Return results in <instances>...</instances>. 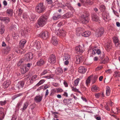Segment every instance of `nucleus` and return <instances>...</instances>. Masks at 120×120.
Instances as JSON below:
<instances>
[{
    "label": "nucleus",
    "instance_id": "7c9ffc66",
    "mask_svg": "<svg viewBox=\"0 0 120 120\" xmlns=\"http://www.w3.org/2000/svg\"><path fill=\"white\" fill-rule=\"evenodd\" d=\"M24 61L23 59L20 60L17 63V66H21H21H22L23 65H25V64H24Z\"/></svg>",
    "mask_w": 120,
    "mask_h": 120
},
{
    "label": "nucleus",
    "instance_id": "79ce46f5",
    "mask_svg": "<svg viewBox=\"0 0 120 120\" xmlns=\"http://www.w3.org/2000/svg\"><path fill=\"white\" fill-rule=\"evenodd\" d=\"M94 0H86V4L89 5H92L93 3Z\"/></svg>",
    "mask_w": 120,
    "mask_h": 120
},
{
    "label": "nucleus",
    "instance_id": "5fc2aeb1",
    "mask_svg": "<svg viewBox=\"0 0 120 120\" xmlns=\"http://www.w3.org/2000/svg\"><path fill=\"white\" fill-rule=\"evenodd\" d=\"M76 63L78 64H79L80 62L79 59V57L78 56L76 57V60L75 61Z\"/></svg>",
    "mask_w": 120,
    "mask_h": 120
},
{
    "label": "nucleus",
    "instance_id": "72a5a7b5",
    "mask_svg": "<svg viewBox=\"0 0 120 120\" xmlns=\"http://www.w3.org/2000/svg\"><path fill=\"white\" fill-rule=\"evenodd\" d=\"M6 13L10 16H12L13 14V11L12 9H9L7 10Z\"/></svg>",
    "mask_w": 120,
    "mask_h": 120
},
{
    "label": "nucleus",
    "instance_id": "9d476101",
    "mask_svg": "<svg viewBox=\"0 0 120 120\" xmlns=\"http://www.w3.org/2000/svg\"><path fill=\"white\" fill-rule=\"evenodd\" d=\"M24 83L23 81L19 82L16 85V88L18 90L21 89L24 86Z\"/></svg>",
    "mask_w": 120,
    "mask_h": 120
},
{
    "label": "nucleus",
    "instance_id": "2eb2a0df",
    "mask_svg": "<svg viewBox=\"0 0 120 120\" xmlns=\"http://www.w3.org/2000/svg\"><path fill=\"white\" fill-rule=\"evenodd\" d=\"M76 52H84V49L82 48L80 45L76 46L75 49Z\"/></svg>",
    "mask_w": 120,
    "mask_h": 120
},
{
    "label": "nucleus",
    "instance_id": "393cba45",
    "mask_svg": "<svg viewBox=\"0 0 120 120\" xmlns=\"http://www.w3.org/2000/svg\"><path fill=\"white\" fill-rule=\"evenodd\" d=\"M84 29L81 27H78L76 29V32L77 35H79L81 33Z\"/></svg>",
    "mask_w": 120,
    "mask_h": 120
},
{
    "label": "nucleus",
    "instance_id": "a211bd4d",
    "mask_svg": "<svg viewBox=\"0 0 120 120\" xmlns=\"http://www.w3.org/2000/svg\"><path fill=\"white\" fill-rule=\"evenodd\" d=\"M92 19L93 21H98L99 18L95 13H92L91 15Z\"/></svg>",
    "mask_w": 120,
    "mask_h": 120
},
{
    "label": "nucleus",
    "instance_id": "4be33fe9",
    "mask_svg": "<svg viewBox=\"0 0 120 120\" xmlns=\"http://www.w3.org/2000/svg\"><path fill=\"white\" fill-rule=\"evenodd\" d=\"M113 41L116 46H117L119 44V40L117 37H114L113 38Z\"/></svg>",
    "mask_w": 120,
    "mask_h": 120
},
{
    "label": "nucleus",
    "instance_id": "4468645a",
    "mask_svg": "<svg viewBox=\"0 0 120 120\" xmlns=\"http://www.w3.org/2000/svg\"><path fill=\"white\" fill-rule=\"evenodd\" d=\"M51 42L54 45L56 46L58 44V43L57 41V39L56 36H53L52 37Z\"/></svg>",
    "mask_w": 120,
    "mask_h": 120
},
{
    "label": "nucleus",
    "instance_id": "6ab92c4d",
    "mask_svg": "<svg viewBox=\"0 0 120 120\" xmlns=\"http://www.w3.org/2000/svg\"><path fill=\"white\" fill-rule=\"evenodd\" d=\"M20 70L22 74L25 73L27 71L26 65H23L20 67Z\"/></svg>",
    "mask_w": 120,
    "mask_h": 120
},
{
    "label": "nucleus",
    "instance_id": "7ed1b4c3",
    "mask_svg": "<svg viewBox=\"0 0 120 120\" xmlns=\"http://www.w3.org/2000/svg\"><path fill=\"white\" fill-rule=\"evenodd\" d=\"M35 9L37 13H40L45 11V8L42 3H40L36 7Z\"/></svg>",
    "mask_w": 120,
    "mask_h": 120
},
{
    "label": "nucleus",
    "instance_id": "f3484780",
    "mask_svg": "<svg viewBox=\"0 0 120 120\" xmlns=\"http://www.w3.org/2000/svg\"><path fill=\"white\" fill-rule=\"evenodd\" d=\"M79 71L82 73H84L86 71V69L83 66H81L79 68Z\"/></svg>",
    "mask_w": 120,
    "mask_h": 120
},
{
    "label": "nucleus",
    "instance_id": "8fccbe9b",
    "mask_svg": "<svg viewBox=\"0 0 120 120\" xmlns=\"http://www.w3.org/2000/svg\"><path fill=\"white\" fill-rule=\"evenodd\" d=\"M57 71L59 73H62L63 72V70L61 68H58L57 69Z\"/></svg>",
    "mask_w": 120,
    "mask_h": 120
},
{
    "label": "nucleus",
    "instance_id": "c03bdc74",
    "mask_svg": "<svg viewBox=\"0 0 120 120\" xmlns=\"http://www.w3.org/2000/svg\"><path fill=\"white\" fill-rule=\"evenodd\" d=\"M98 55H100V57L102 60L104 57V53H97Z\"/></svg>",
    "mask_w": 120,
    "mask_h": 120
},
{
    "label": "nucleus",
    "instance_id": "a878e982",
    "mask_svg": "<svg viewBox=\"0 0 120 120\" xmlns=\"http://www.w3.org/2000/svg\"><path fill=\"white\" fill-rule=\"evenodd\" d=\"M26 42V41L24 39H22L20 41L19 44L21 49L23 47Z\"/></svg>",
    "mask_w": 120,
    "mask_h": 120
},
{
    "label": "nucleus",
    "instance_id": "de8ad7c7",
    "mask_svg": "<svg viewBox=\"0 0 120 120\" xmlns=\"http://www.w3.org/2000/svg\"><path fill=\"white\" fill-rule=\"evenodd\" d=\"M10 83L9 82H6L4 83V86L5 87L7 88L9 86Z\"/></svg>",
    "mask_w": 120,
    "mask_h": 120
},
{
    "label": "nucleus",
    "instance_id": "6e6d98bb",
    "mask_svg": "<svg viewBox=\"0 0 120 120\" xmlns=\"http://www.w3.org/2000/svg\"><path fill=\"white\" fill-rule=\"evenodd\" d=\"M6 103V101H0V105H4Z\"/></svg>",
    "mask_w": 120,
    "mask_h": 120
},
{
    "label": "nucleus",
    "instance_id": "09e8293b",
    "mask_svg": "<svg viewBox=\"0 0 120 120\" xmlns=\"http://www.w3.org/2000/svg\"><path fill=\"white\" fill-rule=\"evenodd\" d=\"M48 71V70H45L43 71L41 75H44L47 73Z\"/></svg>",
    "mask_w": 120,
    "mask_h": 120
},
{
    "label": "nucleus",
    "instance_id": "f03ea898",
    "mask_svg": "<svg viewBox=\"0 0 120 120\" xmlns=\"http://www.w3.org/2000/svg\"><path fill=\"white\" fill-rule=\"evenodd\" d=\"M89 14L86 11H84L82 14L81 17V19L80 21L83 23L86 24L89 21V19L88 18Z\"/></svg>",
    "mask_w": 120,
    "mask_h": 120
},
{
    "label": "nucleus",
    "instance_id": "e433bc0d",
    "mask_svg": "<svg viewBox=\"0 0 120 120\" xmlns=\"http://www.w3.org/2000/svg\"><path fill=\"white\" fill-rule=\"evenodd\" d=\"M22 17L25 20H27L28 17V16L26 13H23Z\"/></svg>",
    "mask_w": 120,
    "mask_h": 120
},
{
    "label": "nucleus",
    "instance_id": "bf43d9fd",
    "mask_svg": "<svg viewBox=\"0 0 120 120\" xmlns=\"http://www.w3.org/2000/svg\"><path fill=\"white\" fill-rule=\"evenodd\" d=\"M105 109L109 111L110 110V108L109 107L108 105L106 104L105 106Z\"/></svg>",
    "mask_w": 120,
    "mask_h": 120
},
{
    "label": "nucleus",
    "instance_id": "0eeeda50",
    "mask_svg": "<svg viewBox=\"0 0 120 120\" xmlns=\"http://www.w3.org/2000/svg\"><path fill=\"white\" fill-rule=\"evenodd\" d=\"M104 33V30L103 28H101L99 29L98 32L95 33V35L96 37H99L101 36Z\"/></svg>",
    "mask_w": 120,
    "mask_h": 120
},
{
    "label": "nucleus",
    "instance_id": "a18cd8bd",
    "mask_svg": "<svg viewBox=\"0 0 120 120\" xmlns=\"http://www.w3.org/2000/svg\"><path fill=\"white\" fill-rule=\"evenodd\" d=\"M79 79H76L75 81L74 84V85L75 86H77L79 83Z\"/></svg>",
    "mask_w": 120,
    "mask_h": 120
},
{
    "label": "nucleus",
    "instance_id": "ea45409f",
    "mask_svg": "<svg viewBox=\"0 0 120 120\" xmlns=\"http://www.w3.org/2000/svg\"><path fill=\"white\" fill-rule=\"evenodd\" d=\"M45 81V80L44 79L41 80L36 84V86H39V85L42 84Z\"/></svg>",
    "mask_w": 120,
    "mask_h": 120
},
{
    "label": "nucleus",
    "instance_id": "13d9d810",
    "mask_svg": "<svg viewBox=\"0 0 120 120\" xmlns=\"http://www.w3.org/2000/svg\"><path fill=\"white\" fill-rule=\"evenodd\" d=\"M5 50L7 52H9L11 50L10 47L8 46H7L5 49Z\"/></svg>",
    "mask_w": 120,
    "mask_h": 120
},
{
    "label": "nucleus",
    "instance_id": "052dcab7",
    "mask_svg": "<svg viewBox=\"0 0 120 120\" xmlns=\"http://www.w3.org/2000/svg\"><path fill=\"white\" fill-rule=\"evenodd\" d=\"M101 95V94L99 93H98L96 94H95V97L97 98H98L100 97Z\"/></svg>",
    "mask_w": 120,
    "mask_h": 120
},
{
    "label": "nucleus",
    "instance_id": "20e7f679",
    "mask_svg": "<svg viewBox=\"0 0 120 120\" xmlns=\"http://www.w3.org/2000/svg\"><path fill=\"white\" fill-rule=\"evenodd\" d=\"M32 45L34 47L35 52H39L41 48V45L40 42L38 41H35L32 44Z\"/></svg>",
    "mask_w": 120,
    "mask_h": 120
},
{
    "label": "nucleus",
    "instance_id": "603ef678",
    "mask_svg": "<svg viewBox=\"0 0 120 120\" xmlns=\"http://www.w3.org/2000/svg\"><path fill=\"white\" fill-rule=\"evenodd\" d=\"M22 95V94H17V95H16L14 96L13 97V99H15L16 98H17L18 97L20 96H21Z\"/></svg>",
    "mask_w": 120,
    "mask_h": 120
},
{
    "label": "nucleus",
    "instance_id": "c85d7f7f",
    "mask_svg": "<svg viewBox=\"0 0 120 120\" xmlns=\"http://www.w3.org/2000/svg\"><path fill=\"white\" fill-rule=\"evenodd\" d=\"M33 55L32 53H27L26 54V57L28 60L31 59L33 58Z\"/></svg>",
    "mask_w": 120,
    "mask_h": 120
},
{
    "label": "nucleus",
    "instance_id": "774afa93",
    "mask_svg": "<svg viewBox=\"0 0 120 120\" xmlns=\"http://www.w3.org/2000/svg\"><path fill=\"white\" fill-rule=\"evenodd\" d=\"M105 72L107 73H111L112 71L110 69H109L107 70Z\"/></svg>",
    "mask_w": 120,
    "mask_h": 120
},
{
    "label": "nucleus",
    "instance_id": "37998d69",
    "mask_svg": "<svg viewBox=\"0 0 120 120\" xmlns=\"http://www.w3.org/2000/svg\"><path fill=\"white\" fill-rule=\"evenodd\" d=\"M22 103V101H19L17 103L16 106V107L19 109L21 106Z\"/></svg>",
    "mask_w": 120,
    "mask_h": 120
},
{
    "label": "nucleus",
    "instance_id": "f257e3e1",
    "mask_svg": "<svg viewBox=\"0 0 120 120\" xmlns=\"http://www.w3.org/2000/svg\"><path fill=\"white\" fill-rule=\"evenodd\" d=\"M47 18V17L45 15H43L41 16L38 20L36 26H38L37 25H38L40 26H43L46 23Z\"/></svg>",
    "mask_w": 120,
    "mask_h": 120
},
{
    "label": "nucleus",
    "instance_id": "3c124183",
    "mask_svg": "<svg viewBox=\"0 0 120 120\" xmlns=\"http://www.w3.org/2000/svg\"><path fill=\"white\" fill-rule=\"evenodd\" d=\"M22 12V10L20 8H19V13L18 15L19 16L21 17Z\"/></svg>",
    "mask_w": 120,
    "mask_h": 120
},
{
    "label": "nucleus",
    "instance_id": "69168bd1",
    "mask_svg": "<svg viewBox=\"0 0 120 120\" xmlns=\"http://www.w3.org/2000/svg\"><path fill=\"white\" fill-rule=\"evenodd\" d=\"M63 83L65 87H67L68 86V84L66 81H64Z\"/></svg>",
    "mask_w": 120,
    "mask_h": 120
},
{
    "label": "nucleus",
    "instance_id": "864d4df0",
    "mask_svg": "<svg viewBox=\"0 0 120 120\" xmlns=\"http://www.w3.org/2000/svg\"><path fill=\"white\" fill-rule=\"evenodd\" d=\"M79 1L81 4L84 6L86 4V2H85L83 0H79Z\"/></svg>",
    "mask_w": 120,
    "mask_h": 120
},
{
    "label": "nucleus",
    "instance_id": "f8f14e48",
    "mask_svg": "<svg viewBox=\"0 0 120 120\" xmlns=\"http://www.w3.org/2000/svg\"><path fill=\"white\" fill-rule=\"evenodd\" d=\"M56 34L58 36H61L63 37L66 35L65 32L63 29L59 30L57 31V33Z\"/></svg>",
    "mask_w": 120,
    "mask_h": 120
},
{
    "label": "nucleus",
    "instance_id": "680f3d73",
    "mask_svg": "<svg viewBox=\"0 0 120 120\" xmlns=\"http://www.w3.org/2000/svg\"><path fill=\"white\" fill-rule=\"evenodd\" d=\"M42 77L43 78H46L47 79H50L51 78V75H48L47 76H43V77Z\"/></svg>",
    "mask_w": 120,
    "mask_h": 120
},
{
    "label": "nucleus",
    "instance_id": "58836bf2",
    "mask_svg": "<svg viewBox=\"0 0 120 120\" xmlns=\"http://www.w3.org/2000/svg\"><path fill=\"white\" fill-rule=\"evenodd\" d=\"M12 36L13 38L15 39H17L18 37V35L15 32H13L12 34Z\"/></svg>",
    "mask_w": 120,
    "mask_h": 120
},
{
    "label": "nucleus",
    "instance_id": "473e14b6",
    "mask_svg": "<svg viewBox=\"0 0 120 120\" xmlns=\"http://www.w3.org/2000/svg\"><path fill=\"white\" fill-rule=\"evenodd\" d=\"M71 15L70 13H67L63 16V18H67L71 16Z\"/></svg>",
    "mask_w": 120,
    "mask_h": 120
},
{
    "label": "nucleus",
    "instance_id": "6e6552de",
    "mask_svg": "<svg viewBox=\"0 0 120 120\" xmlns=\"http://www.w3.org/2000/svg\"><path fill=\"white\" fill-rule=\"evenodd\" d=\"M48 61L50 63L53 64L56 62V58L55 55L52 54L49 57Z\"/></svg>",
    "mask_w": 120,
    "mask_h": 120
},
{
    "label": "nucleus",
    "instance_id": "dca6fc26",
    "mask_svg": "<svg viewBox=\"0 0 120 120\" xmlns=\"http://www.w3.org/2000/svg\"><path fill=\"white\" fill-rule=\"evenodd\" d=\"M4 109L2 107L0 108V120H3L4 116Z\"/></svg>",
    "mask_w": 120,
    "mask_h": 120
},
{
    "label": "nucleus",
    "instance_id": "bb28decb",
    "mask_svg": "<svg viewBox=\"0 0 120 120\" xmlns=\"http://www.w3.org/2000/svg\"><path fill=\"white\" fill-rule=\"evenodd\" d=\"M37 75H35L33 76L32 78L31 79H29L27 81V82H30V83H32V81H35L37 79Z\"/></svg>",
    "mask_w": 120,
    "mask_h": 120
},
{
    "label": "nucleus",
    "instance_id": "9b49d317",
    "mask_svg": "<svg viewBox=\"0 0 120 120\" xmlns=\"http://www.w3.org/2000/svg\"><path fill=\"white\" fill-rule=\"evenodd\" d=\"M105 45L106 49L108 52L112 47L111 41H108L105 44Z\"/></svg>",
    "mask_w": 120,
    "mask_h": 120
},
{
    "label": "nucleus",
    "instance_id": "c9c22d12",
    "mask_svg": "<svg viewBox=\"0 0 120 120\" xmlns=\"http://www.w3.org/2000/svg\"><path fill=\"white\" fill-rule=\"evenodd\" d=\"M64 56V59L65 60H68L70 58V56L68 55V53H65Z\"/></svg>",
    "mask_w": 120,
    "mask_h": 120
},
{
    "label": "nucleus",
    "instance_id": "f704fd0d",
    "mask_svg": "<svg viewBox=\"0 0 120 120\" xmlns=\"http://www.w3.org/2000/svg\"><path fill=\"white\" fill-rule=\"evenodd\" d=\"M35 17V15L34 14H32L29 17V19L30 21H33L34 20Z\"/></svg>",
    "mask_w": 120,
    "mask_h": 120
},
{
    "label": "nucleus",
    "instance_id": "4c0bfd02",
    "mask_svg": "<svg viewBox=\"0 0 120 120\" xmlns=\"http://www.w3.org/2000/svg\"><path fill=\"white\" fill-rule=\"evenodd\" d=\"M106 95L107 96H109L110 93V88L108 86H107L106 87Z\"/></svg>",
    "mask_w": 120,
    "mask_h": 120
},
{
    "label": "nucleus",
    "instance_id": "1a4fd4ad",
    "mask_svg": "<svg viewBox=\"0 0 120 120\" xmlns=\"http://www.w3.org/2000/svg\"><path fill=\"white\" fill-rule=\"evenodd\" d=\"M103 19L105 21H107L109 19V15L106 12H103L102 14Z\"/></svg>",
    "mask_w": 120,
    "mask_h": 120
},
{
    "label": "nucleus",
    "instance_id": "2f4dec72",
    "mask_svg": "<svg viewBox=\"0 0 120 120\" xmlns=\"http://www.w3.org/2000/svg\"><path fill=\"white\" fill-rule=\"evenodd\" d=\"M4 26L3 25H1L0 27V34H2L4 32L5 29Z\"/></svg>",
    "mask_w": 120,
    "mask_h": 120
},
{
    "label": "nucleus",
    "instance_id": "412c9836",
    "mask_svg": "<svg viewBox=\"0 0 120 120\" xmlns=\"http://www.w3.org/2000/svg\"><path fill=\"white\" fill-rule=\"evenodd\" d=\"M45 61L43 59H41L38 60L37 63V65L39 66H41L44 64L45 63Z\"/></svg>",
    "mask_w": 120,
    "mask_h": 120
},
{
    "label": "nucleus",
    "instance_id": "39448f33",
    "mask_svg": "<svg viewBox=\"0 0 120 120\" xmlns=\"http://www.w3.org/2000/svg\"><path fill=\"white\" fill-rule=\"evenodd\" d=\"M49 34L48 32L46 31L42 32L39 34V36L42 39L45 40L49 37Z\"/></svg>",
    "mask_w": 120,
    "mask_h": 120
},
{
    "label": "nucleus",
    "instance_id": "338daca9",
    "mask_svg": "<svg viewBox=\"0 0 120 120\" xmlns=\"http://www.w3.org/2000/svg\"><path fill=\"white\" fill-rule=\"evenodd\" d=\"M3 4L4 6H6L7 5V3L6 1L4 0L3 2Z\"/></svg>",
    "mask_w": 120,
    "mask_h": 120
},
{
    "label": "nucleus",
    "instance_id": "ddd939ff",
    "mask_svg": "<svg viewBox=\"0 0 120 120\" xmlns=\"http://www.w3.org/2000/svg\"><path fill=\"white\" fill-rule=\"evenodd\" d=\"M43 97L39 95H37L34 98L35 101L37 103L39 102L42 99Z\"/></svg>",
    "mask_w": 120,
    "mask_h": 120
},
{
    "label": "nucleus",
    "instance_id": "5701e85b",
    "mask_svg": "<svg viewBox=\"0 0 120 120\" xmlns=\"http://www.w3.org/2000/svg\"><path fill=\"white\" fill-rule=\"evenodd\" d=\"M28 105V102L27 101H26L25 103H24L23 105V108H21V110L22 111L25 110L27 109Z\"/></svg>",
    "mask_w": 120,
    "mask_h": 120
},
{
    "label": "nucleus",
    "instance_id": "aec40b11",
    "mask_svg": "<svg viewBox=\"0 0 120 120\" xmlns=\"http://www.w3.org/2000/svg\"><path fill=\"white\" fill-rule=\"evenodd\" d=\"M0 20L2 21H4L6 23H8L10 21L9 18L8 17H0Z\"/></svg>",
    "mask_w": 120,
    "mask_h": 120
},
{
    "label": "nucleus",
    "instance_id": "4d7b16f0",
    "mask_svg": "<svg viewBox=\"0 0 120 120\" xmlns=\"http://www.w3.org/2000/svg\"><path fill=\"white\" fill-rule=\"evenodd\" d=\"M115 74L116 76L120 77V72H119L115 71Z\"/></svg>",
    "mask_w": 120,
    "mask_h": 120
},
{
    "label": "nucleus",
    "instance_id": "49530a36",
    "mask_svg": "<svg viewBox=\"0 0 120 120\" xmlns=\"http://www.w3.org/2000/svg\"><path fill=\"white\" fill-rule=\"evenodd\" d=\"M91 79V77L90 76L89 77L87 78L86 81V83L87 85L90 83Z\"/></svg>",
    "mask_w": 120,
    "mask_h": 120
},
{
    "label": "nucleus",
    "instance_id": "e2e57ef3",
    "mask_svg": "<svg viewBox=\"0 0 120 120\" xmlns=\"http://www.w3.org/2000/svg\"><path fill=\"white\" fill-rule=\"evenodd\" d=\"M108 61V59L107 58L106 59H104V60L101 63H105V62H107Z\"/></svg>",
    "mask_w": 120,
    "mask_h": 120
},
{
    "label": "nucleus",
    "instance_id": "a19ab883",
    "mask_svg": "<svg viewBox=\"0 0 120 120\" xmlns=\"http://www.w3.org/2000/svg\"><path fill=\"white\" fill-rule=\"evenodd\" d=\"M100 9L102 11H105V7L104 5H101L100 6Z\"/></svg>",
    "mask_w": 120,
    "mask_h": 120
},
{
    "label": "nucleus",
    "instance_id": "c756f323",
    "mask_svg": "<svg viewBox=\"0 0 120 120\" xmlns=\"http://www.w3.org/2000/svg\"><path fill=\"white\" fill-rule=\"evenodd\" d=\"M60 17V15L58 14L55 13L54 14L52 18L54 20H56L59 19Z\"/></svg>",
    "mask_w": 120,
    "mask_h": 120
},
{
    "label": "nucleus",
    "instance_id": "423d86ee",
    "mask_svg": "<svg viewBox=\"0 0 120 120\" xmlns=\"http://www.w3.org/2000/svg\"><path fill=\"white\" fill-rule=\"evenodd\" d=\"M88 52H101L100 49L97 48V47H95L92 49L90 47L88 50Z\"/></svg>",
    "mask_w": 120,
    "mask_h": 120
},
{
    "label": "nucleus",
    "instance_id": "cd10ccee",
    "mask_svg": "<svg viewBox=\"0 0 120 120\" xmlns=\"http://www.w3.org/2000/svg\"><path fill=\"white\" fill-rule=\"evenodd\" d=\"M91 34V32L89 31H86L82 34V35L85 37L89 36Z\"/></svg>",
    "mask_w": 120,
    "mask_h": 120
},
{
    "label": "nucleus",
    "instance_id": "b1692460",
    "mask_svg": "<svg viewBox=\"0 0 120 120\" xmlns=\"http://www.w3.org/2000/svg\"><path fill=\"white\" fill-rule=\"evenodd\" d=\"M91 90L92 91L94 92H97L99 90L98 87L95 85H94L92 86Z\"/></svg>",
    "mask_w": 120,
    "mask_h": 120
},
{
    "label": "nucleus",
    "instance_id": "0e129e2a",
    "mask_svg": "<svg viewBox=\"0 0 120 120\" xmlns=\"http://www.w3.org/2000/svg\"><path fill=\"white\" fill-rule=\"evenodd\" d=\"M46 2L49 4H51L52 2V0H46Z\"/></svg>",
    "mask_w": 120,
    "mask_h": 120
}]
</instances>
